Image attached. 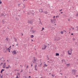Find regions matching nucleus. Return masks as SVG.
Instances as JSON below:
<instances>
[{
	"label": "nucleus",
	"instance_id": "obj_1",
	"mask_svg": "<svg viewBox=\"0 0 78 78\" xmlns=\"http://www.w3.org/2000/svg\"><path fill=\"white\" fill-rule=\"evenodd\" d=\"M47 48V45L43 44L42 46V50H45Z\"/></svg>",
	"mask_w": 78,
	"mask_h": 78
},
{
	"label": "nucleus",
	"instance_id": "obj_2",
	"mask_svg": "<svg viewBox=\"0 0 78 78\" xmlns=\"http://www.w3.org/2000/svg\"><path fill=\"white\" fill-rule=\"evenodd\" d=\"M76 70H73L72 71H73V75H75V73L76 72Z\"/></svg>",
	"mask_w": 78,
	"mask_h": 78
},
{
	"label": "nucleus",
	"instance_id": "obj_3",
	"mask_svg": "<svg viewBox=\"0 0 78 78\" xmlns=\"http://www.w3.org/2000/svg\"><path fill=\"white\" fill-rule=\"evenodd\" d=\"M12 54H13V55H16V54H17V52H16V51H14L12 52Z\"/></svg>",
	"mask_w": 78,
	"mask_h": 78
},
{
	"label": "nucleus",
	"instance_id": "obj_4",
	"mask_svg": "<svg viewBox=\"0 0 78 78\" xmlns=\"http://www.w3.org/2000/svg\"><path fill=\"white\" fill-rule=\"evenodd\" d=\"M68 53L69 55H71L72 54V50H71L70 51H68Z\"/></svg>",
	"mask_w": 78,
	"mask_h": 78
},
{
	"label": "nucleus",
	"instance_id": "obj_5",
	"mask_svg": "<svg viewBox=\"0 0 78 78\" xmlns=\"http://www.w3.org/2000/svg\"><path fill=\"white\" fill-rule=\"evenodd\" d=\"M33 23V21H32L30 20V21H28V23H30V24H32Z\"/></svg>",
	"mask_w": 78,
	"mask_h": 78
},
{
	"label": "nucleus",
	"instance_id": "obj_6",
	"mask_svg": "<svg viewBox=\"0 0 78 78\" xmlns=\"http://www.w3.org/2000/svg\"><path fill=\"white\" fill-rule=\"evenodd\" d=\"M44 14H48V12L47 11H44Z\"/></svg>",
	"mask_w": 78,
	"mask_h": 78
},
{
	"label": "nucleus",
	"instance_id": "obj_7",
	"mask_svg": "<svg viewBox=\"0 0 78 78\" xmlns=\"http://www.w3.org/2000/svg\"><path fill=\"white\" fill-rule=\"evenodd\" d=\"M39 11L40 12H42V9H40L39 10Z\"/></svg>",
	"mask_w": 78,
	"mask_h": 78
},
{
	"label": "nucleus",
	"instance_id": "obj_8",
	"mask_svg": "<svg viewBox=\"0 0 78 78\" xmlns=\"http://www.w3.org/2000/svg\"><path fill=\"white\" fill-rule=\"evenodd\" d=\"M36 62V59L35 58H34V61L33 62V63H35Z\"/></svg>",
	"mask_w": 78,
	"mask_h": 78
},
{
	"label": "nucleus",
	"instance_id": "obj_9",
	"mask_svg": "<svg viewBox=\"0 0 78 78\" xmlns=\"http://www.w3.org/2000/svg\"><path fill=\"white\" fill-rule=\"evenodd\" d=\"M59 54L58 53H56V56H59Z\"/></svg>",
	"mask_w": 78,
	"mask_h": 78
},
{
	"label": "nucleus",
	"instance_id": "obj_10",
	"mask_svg": "<svg viewBox=\"0 0 78 78\" xmlns=\"http://www.w3.org/2000/svg\"><path fill=\"white\" fill-rule=\"evenodd\" d=\"M33 37H34V35H31V38H33Z\"/></svg>",
	"mask_w": 78,
	"mask_h": 78
},
{
	"label": "nucleus",
	"instance_id": "obj_11",
	"mask_svg": "<svg viewBox=\"0 0 78 78\" xmlns=\"http://www.w3.org/2000/svg\"><path fill=\"white\" fill-rule=\"evenodd\" d=\"M14 41L15 42H17V39H16V38H14Z\"/></svg>",
	"mask_w": 78,
	"mask_h": 78
},
{
	"label": "nucleus",
	"instance_id": "obj_12",
	"mask_svg": "<svg viewBox=\"0 0 78 78\" xmlns=\"http://www.w3.org/2000/svg\"><path fill=\"white\" fill-rule=\"evenodd\" d=\"M53 21H54V20H52L51 19V23H53Z\"/></svg>",
	"mask_w": 78,
	"mask_h": 78
},
{
	"label": "nucleus",
	"instance_id": "obj_13",
	"mask_svg": "<svg viewBox=\"0 0 78 78\" xmlns=\"http://www.w3.org/2000/svg\"><path fill=\"white\" fill-rule=\"evenodd\" d=\"M57 38L56 37L55 38V41H58V40H57L56 39Z\"/></svg>",
	"mask_w": 78,
	"mask_h": 78
},
{
	"label": "nucleus",
	"instance_id": "obj_14",
	"mask_svg": "<svg viewBox=\"0 0 78 78\" xmlns=\"http://www.w3.org/2000/svg\"><path fill=\"white\" fill-rule=\"evenodd\" d=\"M63 33H64V32H63V31H61V34H63Z\"/></svg>",
	"mask_w": 78,
	"mask_h": 78
},
{
	"label": "nucleus",
	"instance_id": "obj_15",
	"mask_svg": "<svg viewBox=\"0 0 78 78\" xmlns=\"http://www.w3.org/2000/svg\"><path fill=\"white\" fill-rule=\"evenodd\" d=\"M70 65V64H67L66 65V66H69Z\"/></svg>",
	"mask_w": 78,
	"mask_h": 78
},
{
	"label": "nucleus",
	"instance_id": "obj_16",
	"mask_svg": "<svg viewBox=\"0 0 78 78\" xmlns=\"http://www.w3.org/2000/svg\"><path fill=\"white\" fill-rule=\"evenodd\" d=\"M32 32L33 33H34L35 32V31H34V30H32Z\"/></svg>",
	"mask_w": 78,
	"mask_h": 78
},
{
	"label": "nucleus",
	"instance_id": "obj_17",
	"mask_svg": "<svg viewBox=\"0 0 78 78\" xmlns=\"http://www.w3.org/2000/svg\"><path fill=\"white\" fill-rule=\"evenodd\" d=\"M9 65L7 67H6V69H9Z\"/></svg>",
	"mask_w": 78,
	"mask_h": 78
},
{
	"label": "nucleus",
	"instance_id": "obj_18",
	"mask_svg": "<svg viewBox=\"0 0 78 78\" xmlns=\"http://www.w3.org/2000/svg\"><path fill=\"white\" fill-rule=\"evenodd\" d=\"M44 66H45V67H47V65H46V64H45L44 65Z\"/></svg>",
	"mask_w": 78,
	"mask_h": 78
},
{
	"label": "nucleus",
	"instance_id": "obj_19",
	"mask_svg": "<svg viewBox=\"0 0 78 78\" xmlns=\"http://www.w3.org/2000/svg\"><path fill=\"white\" fill-rule=\"evenodd\" d=\"M6 41H8V38H6Z\"/></svg>",
	"mask_w": 78,
	"mask_h": 78
},
{
	"label": "nucleus",
	"instance_id": "obj_20",
	"mask_svg": "<svg viewBox=\"0 0 78 78\" xmlns=\"http://www.w3.org/2000/svg\"><path fill=\"white\" fill-rule=\"evenodd\" d=\"M37 67V65H35L34 67V68H36Z\"/></svg>",
	"mask_w": 78,
	"mask_h": 78
},
{
	"label": "nucleus",
	"instance_id": "obj_21",
	"mask_svg": "<svg viewBox=\"0 0 78 78\" xmlns=\"http://www.w3.org/2000/svg\"><path fill=\"white\" fill-rule=\"evenodd\" d=\"M5 65H6V63H5L3 65V66H5Z\"/></svg>",
	"mask_w": 78,
	"mask_h": 78
},
{
	"label": "nucleus",
	"instance_id": "obj_22",
	"mask_svg": "<svg viewBox=\"0 0 78 78\" xmlns=\"http://www.w3.org/2000/svg\"><path fill=\"white\" fill-rule=\"evenodd\" d=\"M2 1H0V4H2Z\"/></svg>",
	"mask_w": 78,
	"mask_h": 78
},
{
	"label": "nucleus",
	"instance_id": "obj_23",
	"mask_svg": "<svg viewBox=\"0 0 78 78\" xmlns=\"http://www.w3.org/2000/svg\"><path fill=\"white\" fill-rule=\"evenodd\" d=\"M35 70H37V68H35Z\"/></svg>",
	"mask_w": 78,
	"mask_h": 78
},
{
	"label": "nucleus",
	"instance_id": "obj_24",
	"mask_svg": "<svg viewBox=\"0 0 78 78\" xmlns=\"http://www.w3.org/2000/svg\"><path fill=\"white\" fill-rule=\"evenodd\" d=\"M17 75H19V76H20V73H17Z\"/></svg>",
	"mask_w": 78,
	"mask_h": 78
},
{
	"label": "nucleus",
	"instance_id": "obj_25",
	"mask_svg": "<svg viewBox=\"0 0 78 78\" xmlns=\"http://www.w3.org/2000/svg\"><path fill=\"white\" fill-rule=\"evenodd\" d=\"M28 67H29V66H27V67H26V68H28Z\"/></svg>",
	"mask_w": 78,
	"mask_h": 78
},
{
	"label": "nucleus",
	"instance_id": "obj_26",
	"mask_svg": "<svg viewBox=\"0 0 78 78\" xmlns=\"http://www.w3.org/2000/svg\"><path fill=\"white\" fill-rule=\"evenodd\" d=\"M76 28H77V31H78V27H76Z\"/></svg>",
	"mask_w": 78,
	"mask_h": 78
},
{
	"label": "nucleus",
	"instance_id": "obj_27",
	"mask_svg": "<svg viewBox=\"0 0 78 78\" xmlns=\"http://www.w3.org/2000/svg\"><path fill=\"white\" fill-rule=\"evenodd\" d=\"M16 78H19V76H17Z\"/></svg>",
	"mask_w": 78,
	"mask_h": 78
},
{
	"label": "nucleus",
	"instance_id": "obj_28",
	"mask_svg": "<svg viewBox=\"0 0 78 78\" xmlns=\"http://www.w3.org/2000/svg\"><path fill=\"white\" fill-rule=\"evenodd\" d=\"M23 72V70L22 69L20 71V72Z\"/></svg>",
	"mask_w": 78,
	"mask_h": 78
},
{
	"label": "nucleus",
	"instance_id": "obj_29",
	"mask_svg": "<svg viewBox=\"0 0 78 78\" xmlns=\"http://www.w3.org/2000/svg\"><path fill=\"white\" fill-rule=\"evenodd\" d=\"M2 72H3V71H2V70L1 71V73H2Z\"/></svg>",
	"mask_w": 78,
	"mask_h": 78
},
{
	"label": "nucleus",
	"instance_id": "obj_30",
	"mask_svg": "<svg viewBox=\"0 0 78 78\" xmlns=\"http://www.w3.org/2000/svg\"><path fill=\"white\" fill-rule=\"evenodd\" d=\"M59 17V16H56V17Z\"/></svg>",
	"mask_w": 78,
	"mask_h": 78
},
{
	"label": "nucleus",
	"instance_id": "obj_31",
	"mask_svg": "<svg viewBox=\"0 0 78 78\" xmlns=\"http://www.w3.org/2000/svg\"><path fill=\"white\" fill-rule=\"evenodd\" d=\"M68 21H69V22H70V19H68Z\"/></svg>",
	"mask_w": 78,
	"mask_h": 78
},
{
	"label": "nucleus",
	"instance_id": "obj_32",
	"mask_svg": "<svg viewBox=\"0 0 78 78\" xmlns=\"http://www.w3.org/2000/svg\"><path fill=\"white\" fill-rule=\"evenodd\" d=\"M51 76H52L54 77V76H55V75H53V74H52V75H51Z\"/></svg>",
	"mask_w": 78,
	"mask_h": 78
},
{
	"label": "nucleus",
	"instance_id": "obj_33",
	"mask_svg": "<svg viewBox=\"0 0 78 78\" xmlns=\"http://www.w3.org/2000/svg\"><path fill=\"white\" fill-rule=\"evenodd\" d=\"M62 10V9L61 10H59V11H61Z\"/></svg>",
	"mask_w": 78,
	"mask_h": 78
},
{
	"label": "nucleus",
	"instance_id": "obj_34",
	"mask_svg": "<svg viewBox=\"0 0 78 78\" xmlns=\"http://www.w3.org/2000/svg\"><path fill=\"white\" fill-rule=\"evenodd\" d=\"M2 71H4V70H5V69H2Z\"/></svg>",
	"mask_w": 78,
	"mask_h": 78
},
{
	"label": "nucleus",
	"instance_id": "obj_35",
	"mask_svg": "<svg viewBox=\"0 0 78 78\" xmlns=\"http://www.w3.org/2000/svg\"><path fill=\"white\" fill-rule=\"evenodd\" d=\"M3 68H5V66H3Z\"/></svg>",
	"mask_w": 78,
	"mask_h": 78
},
{
	"label": "nucleus",
	"instance_id": "obj_36",
	"mask_svg": "<svg viewBox=\"0 0 78 78\" xmlns=\"http://www.w3.org/2000/svg\"><path fill=\"white\" fill-rule=\"evenodd\" d=\"M42 30H44V27H42Z\"/></svg>",
	"mask_w": 78,
	"mask_h": 78
},
{
	"label": "nucleus",
	"instance_id": "obj_37",
	"mask_svg": "<svg viewBox=\"0 0 78 78\" xmlns=\"http://www.w3.org/2000/svg\"><path fill=\"white\" fill-rule=\"evenodd\" d=\"M77 16H78V13H77L76 15Z\"/></svg>",
	"mask_w": 78,
	"mask_h": 78
},
{
	"label": "nucleus",
	"instance_id": "obj_38",
	"mask_svg": "<svg viewBox=\"0 0 78 78\" xmlns=\"http://www.w3.org/2000/svg\"><path fill=\"white\" fill-rule=\"evenodd\" d=\"M16 46H18V44H16Z\"/></svg>",
	"mask_w": 78,
	"mask_h": 78
},
{
	"label": "nucleus",
	"instance_id": "obj_39",
	"mask_svg": "<svg viewBox=\"0 0 78 78\" xmlns=\"http://www.w3.org/2000/svg\"><path fill=\"white\" fill-rule=\"evenodd\" d=\"M31 67H33V65L32 64L31 65Z\"/></svg>",
	"mask_w": 78,
	"mask_h": 78
},
{
	"label": "nucleus",
	"instance_id": "obj_40",
	"mask_svg": "<svg viewBox=\"0 0 78 78\" xmlns=\"http://www.w3.org/2000/svg\"><path fill=\"white\" fill-rule=\"evenodd\" d=\"M74 27H73V28H72V29H73V30H74Z\"/></svg>",
	"mask_w": 78,
	"mask_h": 78
},
{
	"label": "nucleus",
	"instance_id": "obj_41",
	"mask_svg": "<svg viewBox=\"0 0 78 78\" xmlns=\"http://www.w3.org/2000/svg\"><path fill=\"white\" fill-rule=\"evenodd\" d=\"M31 41H32V42H33V39H32Z\"/></svg>",
	"mask_w": 78,
	"mask_h": 78
},
{
	"label": "nucleus",
	"instance_id": "obj_42",
	"mask_svg": "<svg viewBox=\"0 0 78 78\" xmlns=\"http://www.w3.org/2000/svg\"><path fill=\"white\" fill-rule=\"evenodd\" d=\"M64 32H66V30H64Z\"/></svg>",
	"mask_w": 78,
	"mask_h": 78
},
{
	"label": "nucleus",
	"instance_id": "obj_43",
	"mask_svg": "<svg viewBox=\"0 0 78 78\" xmlns=\"http://www.w3.org/2000/svg\"><path fill=\"white\" fill-rule=\"evenodd\" d=\"M29 78H31V76H29Z\"/></svg>",
	"mask_w": 78,
	"mask_h": 78
},
{
	"label": "nucleus",
	"instance_id": "obj_44",
	"mask_svg": "<svg viewBox=\"0 0 78 78\" xmlns=\"http://www.w3.org/2000/svg\"><path fill=\"white\" fill-rule=\"evenodd\" d=\"M2 22H3V20H2Z\"/></svg>",
	"mask_w": 78,
	"mask_h": 78
},
{
	"label": "nucleus",
	"instance_id": "obj_45",
	"mask_svg": "<svg viewBox=\"0 0 78 78\" xmlns=\"http://www.w3.org/2000/svg\"><path fill=\"white\" fill-rule=\"evenodd\" d=\"M55 16H54L53 18H54V19H55Z\"/></svg>",
	"mask_w": 78,
	"mask_h": 78
},
{
	"label": "nucleus",
	"instance_id": "obj_46",
	"mask_svg": "<svg viewBox=\"0 0 78 78\" xmlns=\"http://www.w3.org/2000/svg\"><path fill=\"white\" fill-rule=\"evenodd\" d=\"M61 14H62V12H61Z\"/></svg>",
	"mask_w": 78,
	"mask_h": 78
},
{
	"label": "nucleus",
	"instance_id": "obj_47",
	"mask_svg": "<svg viewBox=\"0 0 78 78\" xmlns=\"http://www.w3.org/2000/svg\"><path fill=\"white\" fill-rule=\"evenodd\" d=\"M60 74H61V75H62V73H60Z\"/></svg>",
	"mask_w": 78,
	"mask_h": 78
},
{
	"label": "nucleus",
	"instance_id": "obj_48",
	"mask_svg": "<svg viewBox=\"0 0 78 78\" xmlns=\"http://www.w3.org/2000/svg\"><path fill=\"white\" fill-rule=\"evenodd\" d=\"M73 34H71V35H73Z\"/></svg>",
	"mask_w": 78,
	"mask_h": 78
},
{
	"label": "nucleus",
	"instance_id": "obj_49",
	"mask_svg": "<svg viewBox=\"0 0 78 78\" xmlns=\"http://www.w3.org/2000/svg\"><path fill=\"white\" fill-rule=\"evenodd\" d=\"M1 64H3V63H1Z\"/></svg>",
	"mask_w": 78,
	"mask_h": 78
},
{
	"label": "nucleus",
	"instance_id": "obj_50",
	"mask_svg": "<svg viewBox=\"0 0 78 78\" xmlns=\"http://www.w3.org/2000/svg\"><path fill=\"white\" fill-rule=\"evenodd\" d=\"M25 78H27V76H25Z\"/></svg>",
	"mask_w": 78,
	"mask_h": 78
},
{
	"label": "nucleus",
	"instance_id": "obj_51",
	"mask_svg": "<svg viewBox=\"0 0 78 78\" xmlns=\"http://www.w3.org/2000/svg\"><path fill=\"white\" fill-rule=\"evenodd\" d=\"M9 67H10V68L11 67V66H9Z\"/></svg>",
	"mask_w": 78,
	"mask_h": 78
},
{
	"label": "nucleus",
	"instance_id": "obj_52",
	"mask_svg": "<svg viewBox=\"0 0 78 78\" xmlns=\"http://www.w3.org/2000/svg\"><path fill=\"white\" fill-rule=\"evenodd\" d=\"M9 52H10V51L9 50Z\"/></svg>",
	"mask_w": 78,
	"mask_h": 78
},
{
	"label": "nucleus",
	"instance_id": "obj_53",
	"mask_svg": "<svg viewBox=\"0 0 78 78\" xmlns=\"http://www.w3.org/2000/svg\"><path fill=\"white\" fill-rule=\"evenodd\" d=\"M38 66H39V67H40V65H38Z\"/></svg>",
	"mask_w": 78,
	"mask_h": 78
},
{
	"label": "nucleus",
	"instance_id": "obj_54",
	"mask_svg": "<svg viewBox=\"0 0 78 78\" xmlns=\"http://www.w3.org/2000/svg\"><path fill=\"white\" fill-rule=\"evenodd\" d=\"M1 78H3V77H2V76Z\"/></svg>",
	"mask_w": 78,
	"mask_h": 78
},
{
	"label": "nucleus",
	"instance_id": "obj_55",
	"mask_svg": "<svg viewBox=\"0 0 78 78\" xmlns=\"http://www.w3.org/2000/svg\"><path fill=\"white\" fill-rule=\"evenodd\" d=\"M62 61H63V60H62Z\"/></svg>",
	"mask_w": 78,
	"mask_h": 78
},
{
	"label": "nucleus",
	"instance_id": "obj_56",
	"mask_svg": "<svg viewBox=\"0 0 78 78\" xmlns=\"http://www.w3.org/2000/svg\"><path fill=\"white\" fill-rule=\"evenodd\" d=\"M41 31H43V29H42Z\"/></svg>",
	"mask_w": 78,
	"mask_h": 78
},
{
	"label": "nucleus",
	"instance_id": "obj_57",
	"mask_svg": "<svg viewBox=\"0 0 78 78\" xmlns=\"http://www.w3.org/2000/svg\"><path fill=\"white\" fill-rule=\"evenodd\" d=\"M6 50H8V48H6Z\"/></svg>",
	"mask_w": 78,
	"mask_h": 78
},
{
	"label": "nucleus",
	"instance_id": "obj_58",
	"mask_svg": "<svg viewBox=\"0 0 78 78\" xmlns=\"http://www.w3.org/2000/svg\"><path fill=\"white\" fill-rule=\"evenodd\" d=\"M9 48H8V50H9Z\"/></svg>",
	"mask_w": 78,
	"mask_h": 78
},
{
	"label": "nucleus",
	"instance_id": "obj_59",
	"mask_svg": "<svg viewBox=\"0 0 78 78\" xmlns=\"http://www.w3.org/2000/svg\"><path fill=\"white\" fill-rule=\"evenodd\" d=\"M20 67H21V66H22V65H20Z\"/></svg>",
	"mask_w": 78,
	"mask_h": 78
},
{
	"label": "nucleus",
	"instance_id": "obj_60",
	"mask_svg": "<svg viewBox=\"0 0 78 78\" xmlns=\"http://www.w3.org/2000/svg\"><path fill=\"white\" fill-rule=\"evenodd\" d=\"M41 64H42V63H41V64H40V65H41Z\"/></svg>",
	"mask_w": 78,
	"mask_h": 78
},
{
	"label": "nucleus",
	"instance_id": "obj_61",
	"mask_svg": "<svg viewBox=\"0 0 78 78\" xmlns=\"http://www.w3.org/2000/svg\"><path fill=\"white\" fill-rule=\"evenodd\" d=\"M12 46H13V47H14V45H12Z\"/></svg>",
	"mask_w": 78,
	"mask_h": 78
},
{
	"label": "nucleus",
	"instance_id": "obj_62",
	"mask_svg": "<svg viewBox=\"0 0 78 78\" xmlns=\"http://www.w3.org/2000/svg\"><path fill=\"white\" fill-rule=\"evenodd\" d=\"M76 76H78V75H77Z\"/></svg>",
	"mask_w": 78,
	"mask_h": 78
},
{
	"label": "nucleus",
	"instance_id": "obj_63",
	"mask_svg": "<svg viewBox=\"0 0 78 78\" xmlns=\"http://www.w3.org/2000/svg\"><path fill=\"white\" fill-rule=\"evenodd\" d=\"M7 61H8V60H7Z\"/></svg>",
	"mask_w": 78,
	"mask_h": 78
},
{
	"label": "nucleus",
	"instance_id": "obj_64",
	"mask_svg": "<svg viewBox=\"0 0 78 78\" xmlns=\"http://www.w3.org/2000/svg\"><path fill=\"white\" fill-rule=\"evenodd\" d=\"M35 78H37V77H35Z\"/></svg>",
	"mask_w": 78,
	"mask_h": 78
}]
</instances>
